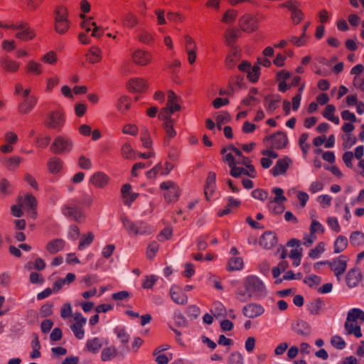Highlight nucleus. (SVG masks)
Returning a JSON list of instances; mask_svg holds the SVG:
<instances>
[{
  "label": "nucleus",
  "instance_id": "b1692460",
  "mask_svg": "<svg viewBox=\"0 0 364 364\" xmlns=\"http://www.w3.org/2000/svg\"><path fill=\"white\" fill-rule=\"evenodd\" d=\"M281 102V96L277 95L272 97L266 96L264 100V105L266 107L267 112L272 113L278 107Z\"/></svg>",
  "mask_w": 364,
  "mask_h": 364
},
{
  "label": "nucleus",
  "instance_id": "72a5a7b5",
  "mask_svg": "<svg viewBox=\"0 0 364 364\" xmlns=\"http://www.w3.org/2000/svg\"><path fill=\"white\" fill-rule=\"evenodd\" d=\"M65 245V242L62 239H55L47 244L46 250L50 254H55L61 250Z\"/></svg>",
  "mask_w": 364,
  "mask_h": 364
},
{
  "label": "nucleus",
  "instance_id": "4c0bfd02",
  "mask_svg": "<svg viewBox=\"0 0 364 364\" xmlns=\"http://www.w3.org/2000/svg\"><path fill=\"white\" fill-rule=\"evenodd\" d=\"M228 151H230V152L226 154L223 159H235V156L232 155V152L235 154L236 156L240 157L242 158V159H249L248 158L244 157L242 156V152L241 151V150L233 146H230L227 148L222 149L221 154H224Z\"/></svg>",
  "mask_w": 364,
  "mask_h": 364
},
{
  "label": "nucleus",
  "instance_id": "1a4fd4ad",
  "mask_svg": "<svg viewBox=\"0 0 364 364\" xmlns=\"http://www.w3.org/2000/svg\"><path fill=\"white\" fill-rule=\"evenodd\" d=\"M122 154L125 159H133L136 157H141L144 159L154 157V153L151 151H147L144 153L135 152L129 144H125L122 147Z\"/></svg>",
  "mask_w": 364,
  "mask_h": 364
},
{
  "label": "nucleus",
  "instance_id": "c9c22d12",
  "mask_svg": "<svg viewBox=\"0 0 364 364\" xmlns=\"http://www.w3.org/2000/svg\"><path fill=\"white\" fill-rule=\"evenodd\" d=\"M159 117L165 119L164 123V127L166 130L167 135L169 137H173L176 132L173 127V121L168 116H164V112H161L159 114Z\"/></svg>",
  "mask_w": 364,
  "mask_h": 364
},
{
  "label": "nucleus",
  "instance_id": "2f4dec72",
  "mask_svg": "<svg viewBox=\"0 0 364 364\" xmlns=\"http://www.w3.org/2000/svg\"><path fill=\"white\" fill-rule=\"evenodd\" d=\"M294 331L301 336H309L311 333V326L305 321L299 320L296 326H293Z\"/></svg>",
  "mask_w": 364,
  "mask_h": 364
},
{
  "label": "nucleus",
  "instance_id": "37998d69",
  "mask_svg": "<svg viewBox=\"0 0 364 364\" xmlns=\"http://www.w3.org/2000/svg\"><path fill=\"white\" fill-rule=\"evenodd\" d=\"M95 235L92 232H89L87 235H82L79 243L78 249L83 250L85 247L89 246L93 241Z\"/></svg>",
  "mask_w": 364,
  "mask_h": 364
},
{
  "label": "nucleus",
  "instance_id": "79ce46f5",
  "mask_svg": "<svg viewBox=\"0 0 364 364\" xmlns=\"http://www.w3.org/2000/svg\"><path fill=\"white\" fill-rule=\"evenodd\" d=\"M212 311L217 318L226 316V309L224 305L219 301L214 302Z\"/></svg>",
  "mask_w": 364,
  "mask_h": 364
},
{
  "label": "nucleus",
  "instance_id": "338daca9",
  "mask_svg": "<svg viewBox=\"0 0 364 364\" xmlns=\"http://www.w3.org/2000/svg\"><path fill=\"white\" fill-rule=\"evenodd\" d=\"M159 250V245L156 242L154 241L151 242L147 248L146 255L149 259H153Z\"/></svg>",
  "mask_w": 364,
  "mask_h": 364
},
{
  "label": "nucleus",
  "instance_id": "603ef678",
  "mask_svg": "<svg viewBox=\"0 0 364 364\" xmlns=\"http://www.w3.org/2000/svg\"><path fill=\"white\" fill-rule=\"evenodd\" d=\"M304 282L310 287H313L315 285H318L321 282V278L316 274H311L309 277H306L304 279Z\"/></svg>",
  "mask_w": 364,
  "mask_h": 364
},
{
  "label": "nucleus",
  "instance_id": "f03ea898",
  "mask_svg": "<svg viewBox=\"0 0 364 364\" xmlns=\"http://www.w3.org/2000/svg\"><path fill=\"white\" fill-rule=\"evenodd\" d=\"M244 287L252 297L257 299L267 296V289L264 282L255 275L247 276L244 279Z\"/></svg>",
  "mask_w": 364,
  "mask_h": 364
},
{
  "label": "nucleus",
  "instance_id": "20e7f679",
  "mask_svg": "<svg viewBox=\"0 0 364 364\" xmlns=\"http://www.w3.org/2000/svg\"><path fill=\"white\" fill-rule=\"evenodd\" d=\"M68 11L64 6H58L55 11V30L60 34L65 33L69 28Z\"/></svg>",
  "mask_w": 364,
  "mask_h": 364
},
{
  "label": "nucleus",
  "instance_id": "e2e57ef3",
  "mask_svg": "<svg viewBox=\"0 0 364 364\" xmlns=\"http://www.w3.org/2000/svg\"><path fill=\"white\" fill-rule=\"evenodd\" d=\"M47 166L50 173H57L62 168V164L60 161H49Z\"/></svg>",
  "mask_w": 364,
  "mask_h": 364
},
{
  "label": "nucleus",
  "instance_id": "c03bdc74",
  "mask_svg": "<svg viewBox=\"0 0 364 364\" xmlns=\"http://www.w3.org/2000/svg\"><path fill=\"white\" fill-rule=\"evenodd\" d=\"M350 244L357 246L364 242V234L360 231H355L350 236Z\"/></svg>",
  "mask_w": 364,
  "mask_h": 364
},
{
  "label": "nucleus",
  "instance_id": "680f3d73",
  "mask_svg": "<svg viewBox=\"0 0 364 364\" xmlns=\"http://www.w3.org/2000/svg\"><path fill=\"white\" fill-rule=\"evenodd\" d=\"M331 343L333 346L337 349L342 350L346 347V342L338 336H334L331 338Z\"/></svg>",
  "mask_w": 364,
  "mask_h": 364
},
{
  "label": "nucleus",
  "instance_id": "f257e3e1",
  "mask_svg": "<svg viewBox=\"0 0 364 364\" xmlns=\"http://www.w3.org/2000/svg\"><path fill=\"white\" fill-rule=\"evenodd\" d=\"M267 146L269 149H264L262 151L264 157L261 159H269L268 158L276 159L278 154L272 149H280L286 146L288 142L287 135L282 132H277L265 138Z\"/></svg>",
  "mask_w": 364,
  "mask_h": 364
},
{
  "label": "nucleus",
  "instance_id": "c756f323",
  "mask_svg": "<svg viewBox=\"0 0 364 364\" xmlns=\"http://www.w3.org/2000/svg\"><path fill=\"white\" fill-rule=\"evenodd\" d=\"M119 355V352L114 346H110L109 347L102 349L101 353V359L104 362L111 360L116 358Z\"/></svg>",
  "mask_w": 364,
  "mask_h": 364
},
{
  "label": "nucleus",
  "instance_id": "0eeeda50",
  "mask_svg": "<svg viewBox=\"0 0 364 364\" xmlns=\"http://www.w3.org/2000/svg\"><path fill=\"white\" fill-rule=\"evenodd\" d=\"M348 261V257L343 255L333 259V263L331 265V270L333 272L334 275L338 282L341 281V276L347 269Z\"/></svg>",
  "mask_w": 364,
  "mask_h": 364
},
{
  "label": "nucleus",
  "instance_id": "bb28decb",
  "mask_svg": "<svg viewBox=\"0 0 364 364\" xmlns=\"http://www.w3.org/2000/svg\"><path fill=\"white\" fill-rule=\"evenodd\" d=\"M108 176L102 172H96L90 179L91 183L96 187L103 188L108 183Z\"/></svg>",
  "mask_w": 364,
  "mask_h": 364
},
{
  "label": "nucleus",
  "instance_id": "ddd939ff",
  "mask_svg": "<svg viewBox=\"0 0 364 364\" xmlns=\"http://www.w3.org/2000/svg\"><path fill=\"white\" fill-rule=\"evenodd\" d=\"M240 26L243 31L253 32L257 28V20L250 15H245L240 19Z\"/></svg>",
  "mask_w": 364,
  "mask_h": 364
},
{
  "label": "nucleus",
  "instance_id": "6ab92c4d",
  "mask_svg": "<svg viewBox=\"0 0 364 364\" xmlns=\"http://www.w3.org/2000/svg\"><path fill=\"white\" fill-rule=\"evenodd\" d=\"M215 179V173L214 172H209L204 188V194L206 200H208L210 199V196L213 194L215 191L216 187Z\"/></svg>",
  "mask_w": 364,
  "mask_h": 364
},
{
  "label": "nucleus",
  "instance_id": "0e129e2a",
  "mask_svg": "<svg viewBox=\"0 0 364 364\" xmlns=\"http://www.w3.org/2000/svg\"><path fill=\"white\" fill-rule=\"evenodd\" d=\"M229 364H244V359L239 352L232 353L229 357Z\"/></svg>",
  "mask_w": 364,
  "mask_h": 364
},
{
  "label": "nucleus",
  "instance_id": "8fccbe9b",
  "mask_svg": "<svg viewBox=\"0 0 364 364\" xmlns=\"http://www.w3.org/2000/svg\"><path fill=\"white\" fill-rule=\"evenodd\" d=\"M325 251V245L324 242H319L315 248H313L309 252V256L311 258L316 259L319 257V255Z\"/></svg>",
  "mask_w": 364,
  "mask_h": 364
},
{
  "label": "nucleus",
  "instance_id": "7ed1b4c3",
  "mask_svg": "<svg viewBox=\"0 0 364 364\" xmlns=\"http://www.w3.org/2000/svg\"><path fill=\"white\" fill-rule=\"evenodd\" d=\"M228 164L230 168V175L235 178L242 174L251 178L255 177V167L246 161H228Z\"/></svg>",
  "mask_w": 364,
  "mask_h": 364
},
{
  "label": "nucleus",
  "instance_id": "6e6552de",
  "mask_svg": "<svg viewBox=\"0 0 364 364\" xmlns=\"http://www.w3.org/2000/svg\"><path fill=\"white\" fill-rule=\"evenodd\" d=\"M64 121L63 114L58 111H54L48 114L45 124L50 129L60 131L64 124Z\"/></svg>",
  "mask_w": 364,
  "mask_h": 364
},
{
  "label": "nucleus",
  "instance_id": "f3484780",
  "mask_svg": "<svg viewBox=\"0 0 364 364\" xmlns=\"http://www.w3.org/2000/svg\"><path fill=\"white\" fill-rule=\"evenodd\" d=\"M362 274L358 268L350 269L346 274V282L349 288L355 287L361 280Z\"/></svg>",
  "mask_w": 364,
  "mask_h": 364
},
{
  "label": "nucleus",
  "instance_id": "7c9ffc66",
  "mask_svg": "<svg viewBox=\"0 0 364 364\" xmlns=\"http://www.w3.org/2000/svg\"><path fill=\"white\" fill-rule=\"evenodd\" d=\"M227 200L228 204L225 208L218 213V215L220 217L229 214L232 208H238L241 204L240 200L235 199L231 196L228 197Z\"/></svg>",
  "mask_w": 364,
  "mask_h": 364
},
{
  "label": "nucleus",
  "instance_id": "a18cd8bd",
  "mask_svg": "<svg viewBox=\"0 0 364 364\" xmlns=\"http://www.w3.org/2000/svg\"><path fill=\"white\" fill-rule=\"evenodd\" d=\"M173 320L178 327H186L188 326V321L179 311H176L173 314Z\"/></svg>",
  "mask_w": 364,
  "mask_h": 364
},
{
  "label": "nucleus",
  "instance_id": "473e14b6",
  "mask_svg": "<svg viewBox=\"0 0 364 364\" xmlns=\"http://www.w3.org/2000/svg\"><path fill=\"white\" fill-rule=\"evenodd\" d=\"M86 57L91 63H98L102 59V50L97 46H92L90 48Z\"/></svg>",
  "mask_w": 364,
  "mask_h": 364
},
{
  "label": "nucleus",
  "instance_id": "a211bd4d",
  "mask_svg": "<svg viewBox=\"0 0 364 364\" xmlns=\"http://www.w3.org/2000/svg\"><path fill=\"white\" fill-rule=\"evenodd\" d=\"M170 296L173 302L179 305L188 303V296L182 293L179 287L173 286L170 289Z\"/></svg>",
  "mask_w": 364,
  "mask_h": 364
},
{
  "label": "nucleus",
  "instance_id": "5fc2aeb1",
  "mask_svg": "<svg viewBox=\"0 0 364 364\" xmlns=\"http://www.w3.org/2000/svg\"><path fill=\"white\" fill-rule=\"evenodd\" d=\"M122 222L123 223L124 228L129 234L134 233L135 235L136 228V223L131 221L126 217L122 218Z\"/></svg>",
  "mask_w": 364,
  "mask_h": 364
},
{
  "label": "nucleus",
  "instance_id": "c85d7f7f",
  "mask_svg": "<svg viewBox=\"0 0 364 364\" xmlns=\"http://www.w3.org/2000/svg\"><path fill=\"white\" fill-rule=\"evenodd\" d=\"M290 163L288 161H277L274 166L271 169L274 176L284 174L289 168Z\"/></svg>",
  "mask_w": 364,
  "mask_h": 364
},
{
  "label": "nucleus",
  "instance_id": "4be33fe9",
  "mask_svg": "<svg viewBox=\"0 0 364 364\" xmlns=\"http://www.w3.org/2000/svg\"><path fill=\"white\" fill-rule=\"evenodd\" d=\"M357 319L364 321V311L360 309L353 308L348 312L347 318L345 323L353 325Z\"/></svg>",
  "mask_w": 364,
  "mask_h": 364
},
{
  "label": "nucleus",
  "instance_id": "6e6d98bb",
  "mask_svg": "<svg viewBox=\"0 0 364 364\" xmlns=\"http://www.w3.org/2000/svg\"><path fill=\"white\" fill-rule=\"evenodd\" d=\"M236 294L237 299L241 302H247L252 298L245 288V289L239 288L236 291Z\"/></svg>",
  "mask_w": 364,
  "mask_h": 364
},
{
  "label": "nucleus",
  "instance_id": "aec40b11",
  "mask_svg": "<svg viewBox=\"0 0 364 364\" xmlns=\"http://www.w3.org/2000/svg\"><path fill=\"white\" fill-rule=\"evenodd\" d=\"M80 16L84 19L80 24L83 29L87 32H89L92 30L91 26H94L92 36L95 38H98L102 36L103 32L100 27L97 26L95 22H92L90 18H85V16L84 14H82Z\"/></svg>",
  "mask_w": 364,
  "mask_h": 364
},
{
  "label": "nucleus",
  "instance_id": "9d476101",
  "mask_svg": "<svg viewBox=\"0 0 364 364\" xmlns=\"http://www.w3.org/2000/svg\"><path fill=\"white\" fill-rule=\"evenodd\" d=\"M264 313V307L257 303H250L242 308V314L245 317L255 318Z\"/></svg>",
  "mask_w": 364,
  "mask_h": 364
},
{
  "label": "nucleus",
  "instance_id": "cd10ccee",
  "mask_svg": "<svg viewBox=\"0 0 364 364\" xmlns=\"http://www.w3.org/2000/svg\"><path fill=\"white\" fill-rule=\"evenodd\" d=\"M103 346L101 338L95 337L88 339L86 343L87 350L92 353H97Z\"/></svg>",
  "mask_w": 364,
  "mask_h": 364
},
{
  "label": "nucleus",
  "instance_id": "dca6fc26",
  "mask_svg": "<svg viewBox=\"0 0 364 364\" xmlns=\"http://www.w3.org/2000/svg\"><path fill=\"white\" fill-rule=\"evenodd\" d=\"M21 206L23 208L27 210L28 211H31V218H36L37 214L36 211V208L37 206V200L36 198L32 194L28 193L25 196Z\"/></svg>",
  "mask_w": 364,
  "mask_h": 364
},
{
  "label": "nucleus",
  "instance_id": "39448f33",
  "mask_svg": "<svg viewBox=\"0 0 364 364\" xmlns=\"http://www.w3.org/2000/svg\"><path fill=\"white\" fill-rule=\"evenodd\" d=\"M160 188L164 191V197L168 203H175L178 200L181 191L178 185L172 181H164L160 184Z\"/></svg>",
  "mask_w": 364,
  "mask_h": 364
},
{
  "label": "nucleus",
  "instance_id": "ea45409f",
  "mask_svg": "<svg viewBox=\"0 0 364 364\" xmlns=\"http://www.w3.org/2000/svg\"><path fill=\"white\" fill-rule=\"evenodd\" d=\"M14 191L13 185L6 179L0 180V194L3 196H9L12 194Z\"/></svg>",
  "mask_w": 364,
  "mask_h": 364
},
{
  "label": "nucleus",
  "instance_id": "f8f14e48",
  "mask_svg": "<svg viewBox=\"0 0 364 364\" xmlns=\"http://www.w3.org/2000/svg\"><path fill=\"white\" fill-rule=\"evenodd\" d=\"M298 3L295 1L290 0L281 6L288 9L291 12V19L294 23L297 24L303 19L304 14L297 8Z\"/></svg>",
  "mask_w": 364,
  "mask_h": 364
},
{
  "label": "nucleus",
  "instance_id": "5701e85b",
  "mask_svg": "<svg viewBox=\"0 0 364 364\" xmlns=\"http://www.w3.org/2000/svg\"><path fill=\"white\" fill-rule=\"evenodd\" d=\"M114 333H116L117 338L120 340L121 343L122 344V352L124 351L125 353L128 352L129 350V348L127 344L128 343L130 336L126 332L124 328H116L114 329Z\"/></svg>",
  "mask_w": 364,
  "mask_h": 364
},
{
  "label": "nucleus",
  "instance_id": "49530a36",
  "mask_svg": "<svg viewBox=\"0 0 364 364\" xmlns=\"http://www.w3.org/2000/svg\"><path fill=\"white\" fill-rule=\"evenodd\" d=\"M344 326L346 331H347V334H354L357 338H360L362 336L360 327L357 323L353 325L345 323Z\"/></svg>",
  "mask_w": 364,
  "mask_h": 364
},
{
  "label": "nucleus",
  "instance_id": "13d9d810",
  "mask_svg": "<svg viewBox=\"0 0 364 364\" xmlns=\"http://www.w3.org/2000/svg\"><path fill=\"white\" fill-rule=\"evenodd\" d=\"M3 66L7 71L16 72L19 68V64L12 60L6 59L4 61Z\"/></svg>",
  "mask_w": 364,
  "mask_h": 364
},
{
  "label": "nucleus",
  "instance_id": "423d86ee",
  "mask_svg": "<svg viewBox=\"0 0 364 364\" xmlns=\"http://www.w3.org/2000/svg\"><path fill=\"white\" fill-rule=\"evenodd\" d=\"M73 149V142L69 138L57 136L50 146V149L56 154L70 152Z\"/></svg>",
  "mask_w": 364,
  "mask_h": 364
},
{
  "label": "nucleus",
  "instance_id": "bf43d9fd",
  "mask_svg": "<svg viewBox=\"0 0 364 364\" xmlns=\"http://www.w3.org/2000/svg\"><path fill=\"white\" fill-rule=\"evenodd\" d=\"M70 328L77 339H82L84 338L85 331L83 326L75 323L70 326Z\"/></svg>",
  "mask_w": 364,
  "mask_h": 364
},
{
  "label": "nucleus",
  "instance_id": "2eb2a0df",
  "mask_svg": "<svg viewBox=\"0 0 364 364\" xmlns=\"http://www.w3.org/2000/svg\"><path fill=\"white\" fill-rule=\"evenodd\" d=\"M277 243V237L275 233L267 231L262 234L259 239V245L263 248L269 250Z\"/></svg>",
  "mask_w": 364,
  "mask_h": 364
},
{
  "label": "nucleus",
  "instance_id": "9b49d317",
  "mask_svg": "<svg viewBox=\"0 0 364 364\" xmlns=\"http://www.w3.org/2000/svg\"><path fill=\"white\" fill-rule=\"evenodd\" d=\"M174 165L168 161H164L159 162L151 170L147 172V176L149 178L154 177L156 174L167 175L173 168Z\"/></svg>",
  "mask_w": 364,
  "mask_h": 364
},
{
  "label": "nucleus",
  "instance_id": "4d7b16f0",
  "mask_svg": "<svg viewBox=\"0 0 364 364\" xmlns=\"http://www.w3.org/2000/svg\"><path fill=\"white\" fill-rule=\"evenodd\" d=\"M237 16V11L233 10V9H230V10H228L225 13L222 21L225 23H230L235 20Z\"/></svg>",
  "mask_w": 364,
  "mask_h": 364
},
{
  "label": "nucleus",
  "instance_id": "4468645a",
  "mask_svg": "<svg viewBox=\"0 0 364 364\" xmlns=\"http://www.w3.org/2000/svg\"><path fill=\"white\" fill-rule=\"evenodd\" d=\"M62 213L65 217L70 218L77 223L81 222L85 218L83 213L79 208L70 205H65L62 209Z\"/></svg>",
  "mask_w": 364,
  "mask_h": 364
},
{
  "label": "nucleus",
  "instance_id": "de8ad7c7",
  "mask_svg": "<svg viewBox=\"0 0 364 364\" xmlns=\"http://www.w3.org/2000/svg\"><path fill=\"white\" fill-rule=\"evenodd\" d=\"M26 70L29 73L40 75L42 73L41 65L33 60H31L26 65Z\"/></svg>",
  "mask_w": 364,
  "mask_h": 364
},
{
  "label": "nucleus",
  "instance_id": "774afa93",
  "mask_svg": "<svg viewBox=\"0 0 364 364\" xmlns=\"http://www.w3.org/2000/svg\"><path fill=\"white\" fill-rule=\"evenodd\" d=\"M129 106H130L129 100L127 97H122L119 98L118 104H117V107L120 112H125L126 110H127L129 108Z\"/></svg>",
  "mask_w": 364,
  "mask_h": 364
},
{
  "label": "nucleus",
  "instance_id": "e433bc0d",
  "mask_svg": "<svg viewBox=\"0 0 364 364\" xmlns=\"http://www.w3.org/2000/svg\"><path fill=\"white\" fill-rule=\"evenodd\" d=\"M348 239L343 235H339L333 244V252L338 254L342 252L348 247Z\"/></svg>",
  "mask_w": 364,
  "mask_h": 364
},
{
  "label": "nucleus",
  "instance_id": "864d4df0",
  "mask_svg": "<svg viewBox=\"0 0 364 364\" xmlns=\"http://www.w3.org/2000/svg\"><path fill=\"white\" fill-rule=\"evenodd\" d=\"M136 232L135 235H144V234H149L151 232V228L146 225L144 223L141 221H138L136 223Z\"/></svg>",
  "mask_w": 364,
  "mask_h": 364
},
{
  "label": "nucleus",
  "instance_id": "58836bf2",
  "mask_svg": "<svg viewBox=\"0 0 364 364\" xmlns=\"http://www.w3.org/2000/svg\"><path fill=\"white\" fill-rule=\"evenodd\" d=\"M272 191L276 195V196L269 202V208H272V205L274 203H282V202L287 200L286 197L283 195L284 191L281 188H273Z\"/></svg>",
  "mask_w": 364,
  "mask_h": 364
},
{
  "label": "nucleus",
  "instance_id": "a878e982",
  "mask_svg": "<svg viewBox=\"0 0 364 364\" xmlns=\"http://www.w3.org/2000/svg\"><path fill=\"white\" fill-rule=\"evenodd\" d=\"M307 309L312 315H318L324 306L323 301L319 299H315L306 304Z\"/></svg>",
  "mask_w": 364,
  "mask_h": 364
},
{
  "label": "nucleus",
  "instance_id": "393cba45",
  "mask_svg": "<svg viewBox=\"0 0 364 364\" xmlns=\"http://www.w3.org/2000/svg\"><path fill=\"white\" fill-rule=\"evenodd\" d=\"M132 59L135 63L139 65H145L150 61L151 56L144 50H137L133 53Z\"/></svg>",
  "mask_w": 364,
  "mask_h": 364
},
{
  "label": "nucleus",
  "instance_id": "69168bd1",
  "mask_svg": "<svg viewBox=\"0 0 364 364\" xmlns=\"http://www.w3.org/2000/svg\"><path fill=\"white\" fill-rule=\"evenodd\" d=\"M252 196L257 200H265L268 197V193L267 191L263 190V189H255L252 191Z\"/></svg>",
  "mask_w": 364,
  "mask_h": 364
},
{
  "label": "nucleus",
  "instance_id": "09e8293b",
  "mask_svg": "<svg viewBox=\"0 0 364 364\" xmlns=\"http://www.w3.org/2000/svg\"><path fill=\"white\" fill-rule=\"evenodd\" d=\"M34 32L29 28L21 30L16 34V38L23 41L31 40L34 37Z\"/></svg>",
  "mask_w": 364,
  "mask_h": 364
},
{
  "label": "nucleus",
  "instance_id": "f704fd0d",
  "mask_svg": "<svg viewBox=\"0 0 364 364\" xmlns=\"http://www.w3.org/2000/svg\"><path fill=\"white\" fill-rule=\"evenodd\" d=\"M128 85L129 89L133 92H142L146 87L145 81L141 78L130 80Z\"/></svg>",
  "mask_w": 364,
  "mask_h": 364
},
{
  "label": "nucleus",
  "instance_id": "412c9836",
  "mask_svg": "<svg viewBox=\"0 0 364 364\" xmlns=\"http://www.w3.org/2000/svg\"><path fill=\"white\" fill-rule=\"evenodd\" d=\"M37 103V98L31 95V97H26L19 104L18 112L23 114H26L31 111Z\"/></svg>",
  "mask_w": 364,
  "mask_h": 364
},
{
  "label": "nucleus",
  "instance_id": "a19ab883",
  "mask_svg": "<svg viewBox=\"0 0 364 364\" xmlns=\"http://www.w3.org/2000/svg\"><path fill=\"white\" fill-rule=\"evenodd\" d=\"M243 260L241 257H232L229 259L228 270L237 271L240 270L243 267Z\"/></svg>",
  "mask_w": 364,
  "mask_h": 364
},
{
  "label": "nucleus",
  "instance_id": "3c124183",
  "mask_svg": "<svg viewBox=\"0 0 364 364\" xmlns=\"http://www.w3.org/2000/svg\"><path fill=\"white\" fill-rule=\"evenodd\" d=\"M259 70L260 68L258 65L252 67L247 73L248 79L252 82H256L259 77Z\"/></svg>",
  "mask_w": 364,
  "mask_h": 364
},
{
  "label": "nucleus",
  "instance_id": "052dcab7",
  "mask_svg": "<svg viewBox=\"0 0 364 364\" xmlns=\"http://www.w3.org/2000/svg\"><path fill=\"white\" fill-rule=\"evenodd\" d=\"M309 135L307 133H303L299 138V146L303 151L304 156L306 157V154L309 148V145L307 144L306 141L308 139Z\"/></svg>",
  "mask_w": 364,
  "mask_h": 364
}]
</instances>
